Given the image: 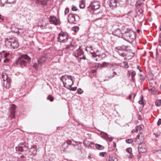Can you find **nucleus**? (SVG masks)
<instances>
[{
    "label": "nucleus",
    "mask_w": 161,
    "mask_h": 161,
    "mask_svg": "<svg viewBox=\"0 0 161 161\" xmlns=\"http://www.w3.org/2000/svg\"><path fill=\"white\" fill-rule=\"evenodd\" d=\"M131 81L133 82H135V80L134 77H131Z\"/></svg>",
    "instance_id": "62"
},
{
    "label": "nucleus",
    "mask_w": 161,
    "mask_h": 161,
    "mask_svg": "<svg viewBox=\"0 0 161 161\" xmlns=\"http://www.w3.org/2000/svg\"><path fill=\"white\" fill-rule=\"evenodd\" d=\"M26 143L25 142L20 143L19 145L16 147V150L17 151L23 152L24 151V148H26Z\"/></svg>",
    "instance_id": "17"
},
{
    "label": "nucleus",
    "mask_w": 161,
    "mask_h": 161,
    "mask_svg": "<svg viewBox=\"0 0 161 161\" xmlns=\"http://www.w3.org/2000/svg\"><path fill=\"white\" fill-rule=\"evenodd\" d=\"M69 8H66L65 9V11L64 12L65 14H66L69 13Z\"/></svg>",
    "instance_id": "52"
},
{
    "label": "nucleus",
    "mask_w": 161,
    "mask_h": 161,
    "mask_svg": "<svg viewBox=\"0 0 161 161\" xmlns=\"http://www.w3.org/2000/svg\"><path fill=\"white\" fill-rule=\"evenodd\" d=\"M48 0H35V3L43 6H46L47 4V2Z\"/></svg>",
    "instance_id": "22"
},
{
    "label": "nucleus",
    "mask_w": 161,
    "mask_h": 161,
    "mask_svg": "<svg viewBox=\"0 0 161 161\" xmlns=\"http://www.w3.org/2000/svg\"><path fill=\"white\" fill-rule=\"evenodd\" d=\"M126 151L129 154H130V153H131L132 150L131 148H128L127 149H126Z\"/></svg>",
    "instance_id": "46"
},
{
    "label": "nucleus",
    "mask_w": 161,
    "mask_h": 161,
    "mask_svg": "<svg viewBox=\"0 0 161 161\" xmlns=\"http://www.w3.org/2000/svg\"><path fill=\"white\" fill-rule=\"evenodd\" d=\"M124 33V32L122 31L119 28H117L116 29L114 30L113 32V34L114 35L122 38H123Z\"/></svg>",
    "instance_id": "13"
},
{
    "label": "nucleus",
    "mask_w": 161,
    "mask_h": 161,
    "mask_svg": "<svg viewBox=\"0 0 161 161\" xmlns=\"http://www.w3.org/2000/svg\"><path fill=\"white\" fill-rule=\"evenodd\" d=\"M77 10V7L75 6H73L72 8V10L73 11H76Z\"/></svg>",
    "instance_id": "51"
},
{
    "label": "nucleus",
    "mask_w": 161,
    "mask_h": 161,
    "mask_svg": "<svg viewBox=\"0 0 161 161\" xmlns=\"http://www.w3.org/2000/svg\"><path fill=\"white\" fill-rule=\"evenodd\" d=\"M47 59V57L46 55H44L41 56L37 60L36 62L33 63L32 66L35 69H37L38 68L41 66L42 64L45 62Z\"/></svg>",
    "instance_id": "5"
},
{
    "label": "nucleus",
    "mask_w": 161,
    "mask_h": 161,
    "mask_svg": "<svg viewBox=\"0 0 161 161\" xmlns=\"http://www.w3.org/2000/svg\"><path fill=\"white\" fill-rule=\"evenodd\" d=\"M149 91H151L153 94L155 93L156 92V90L154 88L149 89Z\"/></svg>",
    "instance_id": "42"
},
{
    "label": "nucleus",
    "mask_w": 161,
    "mask_h": 161,
    "mask_svg": "<svg viewBox=\"0 0 161 161\" xmlns=\"http://www.w3.org/2000/svg\"><path fill=\"white\" fill-rule=\"evenodd\" d=\"M66 142L68 144V145H72V140H67Z\"/></svg>",
    "instance_id": "43"
},
{
    "label": "nucleus",
    "mask_w": 161,
    "mask_h": 161,
    "mask_svg": "<svg viewBox=\"0 0 161 161\" xmlns=\"http://www.w3.org/2000/svg\"><path fill=\"white\" fill-rule=\"evenodd\" d=\"M115 75H117V74L116 72L114 71V69L110 70L107 72L105 80H108L113 78Z\"/></svg>",
    "instance_id": "10"
},
{
    "label": "nucleus",
    "mask_w": 161,
    "mask_h": 161,
    "mask_svg": "<svg viewBox=\"0 0 161 161\" xmlns=\"http://www.w3.org/2000/svg\"><path fill=\"white\" fill-rule=\"evenodd\" d=\"M78 142L75 141L73 139H72V145L73 146H76L77 145H78Z\"/></svg>",
    "instance_id": "44"
},
{
    "label": "nucleus",
    "mask_w": 161,
    "mask_h": 161,
    "mask_svg": "<svg viewBox=\"0 0 161 161\" xmlns=\"http://www.w3.org/2000/svg\"><path fill=\"white\" fill-rule=\"evenodd\" d=\"M137 68L139 70L140 72H142V70L141 69V68L139 66H137Z\"/></svg>",
    "instance_id": "58"
},
{
    "label": "nucleus",
    "mask_w": 161,
    "mask_h": 161,
    "mask_svg": "<svg viewBox=\"0 0 161 161\" xmlns=\"http://www.w3.org/2000/svg\"><path fill=\"white\" fill-rule=\"evenodd\" d=\"M161 124V119H159L157 122V125H160Z\"/></svg>",
    "instance_id": "55"
},
{
    "label": "nucleus",
    "mask_w": 161,
    "mask_h": 161,
    "mask_svg": "<svg viewBox=\"0 0 161 161\" xmlns=\"http://www.w3.org/2000/svg\"><path fill=\"white\" fill-rule=\"evenodd\" d=\"M69 36L67 33L61 31L58 34L57 38L58 42H66L69 39Z\"/></svg>",
    "instance_id": "7"
},
{
    "label": "nucleus",
    "mask_w": 161,
    "mask_h": 161,
    "mask_svg": "<svg viewBox=\"0 0 161 161\" xmlns=\"http://www.w3.org/2000/svg\"><path fill=\"white\" fill-rule=\"evenodd\" d=\"M138 151L140 153H144L147 150V146L145 143L139 144Z\"/></svg>",
    "instance_id": "15"
},
{
    "label": "nucleus",
    "mask_w": 161,
    "mask_h": 161,
    "mask_svg": "<svg viewBox=\"0 0 161 161\" xmlns=\"http://www.w3.org/2000/svg\"><path fill=\"white\" fill-rule=\"evenodd\" d=\"M123 39L127 41L131 42L136 39V32L130 28H126L124 31Z\"/></svg>",
    "instance_id": "2"
},
{
    "label": "nucleus",
    "mask_w": 161,
    "mask_h": 161,
    "mask_svg": "<svg viewBox=\"0 0 161 161\" xmlns=\"http://www.w3.org/2000/svg\"><path fill=\"white\" fill-rule=\"evenodd\" d=\"M76 89H77V87H71V90L72 91H75L76 90Z\"/></svg>",
    "instance_id": "56"
},
{
    "label": "nucleus",
    "mask_w": 161,
    "mask_h": 161,
    "mask_svg": "<svg viewBox=\"0 0 161 161\" xmlns=\"http://www.w3.org/2000/svg\"><path fill=\"white\" fill-rule=\"evenodd\" d=\"M135 1V0H126V3L128 5L132 6L133 5Z\"/></svg>",
    "instance_id": "28"
},
{
    "label": "nucleus",
    "mask_w": 161,
    "mask_h": 161,
    "mask_svg": "<svg viewBox=\"0 0 161 161\" xmlns=\"http://www.w3.org/2000/svg\"><path fill=\"white\" fill-rule=\"evenodd\" d=\"M2 78L3 81V86L6 89L9 88L11 82L10 78L8 76L6 73H3L2 75Z\"/></svg>",
    "instance_id": "6"
},
{
    "label": "nucleus",
    "mask_w": 161,
    "mask_h": 161,
    "mask_svg": "<svg viewBox=\"0 0 161 161\" xmlns=\"http://www.w3.org/2000/svg\"><path fill=\"white\" fill-rule=\"evenodd\" d=\"M127 47L125 45H122L120 46H117L115 47V51L117 52L125 51L127 50Z\"/></svg>",
    "instance_id": "19"
},
{
    "label": "nucleus",
    "mask_w": 161,
    "mask_h": 161,
    "mask_svg": "<svg viewBox=\"0 0 161 161\" xmlns=\"http://www.w3.org/2000/svg\"><path fill=\"white\" fill-rule=\"evenodd\" d=\"M95 147L96 148L99 150H102L104 149V147L100 144H96Z\"/></svg>",
    "instance_id": "29"
},
{
    "label": "nucleus",
    "mask_w": 161,
    "mask_h": 161,
    "mask_svg": "<svg viewBox=\"0 0 161 161\" xmlns=\"http://www.w3.org/2000/svg\"><path fill=\"white\" fill-rule=\"evenodd\" d=\"M86 51H90L91 53H92L93 52V51L92 49V46H87L86 48Z\"/></svg>",
    "instance_id": "32"
},
{
    "label": "nucleus",
    "mask_w": 161,
    "mask_h": 161,
    "mask_svg": "<svg viewBox=\"0 0 161 161\" xmlns=\"http://www.w3.org/2000/svg\"><path fill=\"white\" fill-rule=\"evenodd\" d=\"M99 3L98 1H95L92 3L88 7V10L91 13H93L95 10L98 9L100 8Z\"/></svg>",
    "instance_id": "8"
},
{
    "label": "nucleus",
    "mask_w": 161,
    "mask_h": 161,
    "mask_svg": "<svg viewBox=\"0 0 161 161\" xmlns=\"http://www.w3.org/2000/svg\"><path fill=\"white\" fill-rule=\"evenodd\" d=\"M62 79L64 86L67 88H70L74 84V81L71 75H65L63 76Z\"/></svg>",
    "instance_id": "3"
},
{
    "label": "nucleus",
    "mask_w": 161,
    "mask_h": 161,
    "mask_svg": "<svg viewBox=\"0 0 161 161\" xmlns=\"http://www.w3.org/2000/svg\"><path fill=\"white\" fill-rule=\"evenodd\" d=\"M77 92L78 94H81L83 92V91L80 88L78 89Z\"/></svg>",
    "instance_id": "48"
},
{
    "label": "nucleus",
    "mask_w": 161,
    "mask_h": 161,
    "mask_svg": "<svg viewBox=\"0 0 161 161\" xmlns=\"http://www.w3.org/2000/svg\"><path fill=\"white\" fill-rule=\"evenodd\" d=\"M143 97L142 95L141 97V99L138 102L140 104H143L144 105V101L143 100Z\"/></svg>",
    "instance_id": "35"
},
{
    "label": "nucleus",
    "mask_w": 161,
    "mask_h": 161,
    "mask_svg": "<svg viewBox=\"0 0 161 161\" xmlns=\"http://www.w3.org/2000/svg\"><path fill=\"white\" fill-rule=\"evenodd\" d=\"M117 3V0H108L107 2V3L112 9L116 7Z\"/></svg>",
    "instance_id": "16"
},
{
    "label": "nucleus",
    "mask_w": 161,
    "mask_h": 161,
    "mask_svg": "<svg viewBox=\"0 0 161 161\" xmlns=\"http://www.w3.org/2000/svg\"><path fill=\"white\" fill-rule=\"evenodd\" d=\"M79 6L81 8H83L85 7V0H80Z\"/></svg>",
    "instance_id": "31"
},
{
    "label": "nucleus",
    "mask_w": 161,
    "mask_h": 161,
    "mask_svg": "<svg viewBox=\"0 0 161 161\" xmlns=\"http://www.w3.org/2000/svg\"><path fill=\"white\" fill-rule=\"evenodd\" d=\"M16 108V106L14 104H12L11 107L10 108L9 112L10 114L9 115V117L11 119L14 118L15 117Z\"/></svg>",
    "instance_id": "12"
},
{
    "label": "nucleus",
    "mask_w": 161,
    "mask_h": 161,
    "mask_svg": "<svg viewBox=\"0 0 161 161\" xmlns=\"http://www.w3.org/2000/svg\"><path fill=\"white\" fill-rule=\"evenodd\" d=\"M68 21L70 23H74L75 21V16L73 14H69L68 16Z\"/></svg>",
    "instance_id": "20"
},
{
    "label": "nucleus",
    "mask_w": 161,
    "mask_h": 161,
    "mask_svg": "<svg viewBox=\"0 0 161 161\" xmlns=\"http://www.w3.org/2000/svg\"><path fill=\"white\" fill-rule=\"evenodd\" d=\"M0 19L2 21L4 19L3 17V16L0 14Z\"/></svg>",
    "instance_id": "61"
},
{
    "label": "nucleus",
    "mask_w": 161,
    "mask_h": 161,
    "mask_svg": "<svg viewBox=\"0 0 161 161\" xmlns=\"http://www.w3.org/2000/svg\"><path fill=\"white\" fill-rule=\"evenodd\" d=\"M136 75V73L135 71H132L131 73V77H134Z\"/></svg>",
    "instance_id": "50"
},
{
    "label": "nucleus",
    "mask_w": 161,
    "mask_h": 161,
    "mask_svg": "<svg viewBox=\"0 0 161 161\" xmlns=\"http://www.w3.org/2000/svg\"><path fill=\"white\" fill-rule=\"evenodd\" d=\"M106 161H118V159L114 157H111L110 155L108 156L106 159Z\"/></svg>",
    "instance_id": "25"
},
{
    "label": "nucleus",
    "mask_w": 161,
    "mask_h": 161,
    "mask_svg": "<svg viewBox=\"0 0 161 161\" xmlns=\"http://www.w3.org/2000/svg\"><path fill=\"white\" fill-rule=\"evenodd\" d=\"M6 43L8 47L12 49H15L18 47L19 44L17 38L13 36L9 37Z\"/></svg>",
    "instance_id": "4"
},
{
    "label": "nucleus",
    "mask_w": 161,
    "mask_h": 161,
    "mask_svg": "<svg viewBox=\"0 0 161 161\" xmlns=\"http://www.w3.org/2000/svg\"><path fill=\"white\" fill-rule=\"evenodd\" d=\"M141 153H139V154L137 156V158L138 159H140L141 158Z\"/></svg>",
    "instance_id": "59"
},
{
    "label": "nucleus",
    "mask_w": 161,
    "mask_h": 161,
    "mask_svg": "<svg viewBox=\"0 0 161 161\" xmlns=\"http://www.w3.org/2000/svg\"><path fill=\"white\" fill-rule=\"evenodd\" d=\"M10 60V59H8V58H6L3 60V62L5 63H8L9 61Z\"/></svg>",
    "instance_id": "49"
},
{
    "label": "nucleus",
    "mask_w": 161,
    "mask_h": 161,
    "mask_svg": "<svg viewBox=\"0 0 161 161\" xmlns=\"http://www.w3.org/2000/svg\"><path fill=\"white\" fill-rule=\"evenodd\" d=\"M16 0H1V3L4 4L5 3H14L16 2Z\"/></svg>",
    "instance_id": "24"
},
{
    "label": "nucleus",
    "mask_w": 161,
    "mask_h": 161,
    "mask_svg": "<svg viewBox=\"0 0 161 161\" xmlns=\"http://www.w3.org/2000/svg\"><path fill=\"white\" fill-rule=\"evenodd\" d=\"M144 136L142 133L140 132L137 135L136 138V142L137 144H139L144 143Z\"/></svg>",
    "instance_id": "11"
},
{
    "label": "nucleus",
    "mask_w": 161,
    "mask_h": 161,
    "mask_svg": "<svg viewBox=\"0 0 161 161\" xmlns=\"http://www.w3.org/2000/svg\"><path fill=\"white\" fill-rule=\"evenodd\" d=\"M105 154H106V152H101L99 153V155L101 157H103Z\"/></svg>",
    "instance_id": "45"
},
{
    "label": "nucleus",
    "mask_w": 161,
    "mask_h": 161,
    "mask_svg": "<svg viewBox=\"0 0 161 161\" xmlns=\"http://www.w3.org/2000/svg\"><path fill=\"white\" fill-rule=\"evenodd\" d=\"M125 142H126V143L130 144L133 142V140L132 139L130 138L129 139H126L125 140Z\"/></svg>",
    "instance_id": "41"
},
{
    "label": "nucleus",
    "mask_w": 161,
    "mask_h": 161,
    "mask_svg": "<svg viewBox=\"0 0 161 161\" xmlns=\"http://www.w3.org/2000/svg\"><path fill=\"white\" fill-rule=\"evenodd\" d=\"M73 55L76 57L80 58V59H86V57L84 55V53L80 47L73 53Z\"/></svg>",
    "instance_id": "9"
},
{
    "label": "nucleus",
    "mask_w": 161,
    "mask_h": 161,
    "mask_svg": "<svg viewBox=\"0 0 161 161\" xmlns=\"http://www.w3.org/2000/svg\"><path fill=\"white\" fill-rule=\"evenodd\" d=\"M49 20L51 24L57 25L59 23V20L56 17L53 16H51L49 18Z\"/></svg>",
    "instance_id": "14"
},
{
    "label": "nucleus",
    "mask_w": 161,
    "mask_h": 161,
    "mask_svg": "<svg viewBox=\"0 0 161 161\" xmlns=\"http://www.w3.org/2000/svg\"><path fill=\"white\" fill-rule=\"evenodd\" d=\"M117 53H119L120 56L122 57H124L126 56V54L124 52H119Z\"/></svg>",
    "instance_id": "38"
},
{
    "label": "nucleus",
    "mask_w": 161,
    "mask_h": 161,
    "mask_svg": "<svg viewBox=\"0 0 161 161\" xmlns=\"http://www.w3.org/2000/svg\"><path fill=\"white\" fill-rule=\"evenodd\" d=\"M123 64H124V67L125 68H128L129 67V66L127 62H123Z\"/></svg>",
    "instance_id": "47"
},
{
    "label": "nucleus",
    "mask_w": 161,
    "mask_h": 161,
    "mask_svg": "<svg viewBox=\"0 0 161 161\" xmlns=\"http://www.w3.org/2000/svg\"><path fill=\"white\" fill-rule=\"evenodd\" d=\"M10 53H6L4 54V56L5 58H6L7 56L9 55Z\"/></svg>",
    "instance_id": "54"
},
{
    "label": "nucleus",
    "mask_w": 161,
    "mask_h": 161,
    "mask_svg": "<svg viewBox=\"0 0 161 161\" xmlns=\"http://www.w3.org/2000/svg\"><path fill=\"white\" fill-rule=\"evenodd\" d=\"M47 99L49 100L51 102H53L54 100L53 97H52L51 95H49L48 96Z\"/></svg>",
    "instance_id": "39"
},
{
    "label": "nucleus",
    "mask_w": 161,
    "mask_h": 161,
    "mask_svg": "<svg viewBox=\"0 0 161 161\" xmlns=\"http://www.w3.org/2000/svg\"><path fill=\"white\" fill-rule=\"evenodd\" d=\"M158 45L159 46H161V40L159 41H158Z\"/></svg>",
    "instance_id": "64"
},
{
    "label": "nucleus",
    "mask_w": 161,
    "mask_h": 161,
    "mask_svg": "<svg viewBox=\"0 0 161 161\" xmlns=\"http://www.w3.org/2000/svg\"><path fill=\"white\" fill-rule=\"evenodd\" d=\"M102 66L104 67H107L108 66H113L112 65L110 64L107 62H103L102 64Z\"/></svg>",
    "instance_id": "34"
},
{
    "label": "nucleus",
    "mask_w": 161,
    "mask_h": 161,
    "mask_svg": "<svg viewBox=\"0 0 161 161\" xmlns=\"http://www.w3.org/2000/svg\"><path fill=\"white\" fill-rule=\"evenodd\" d=\"M31 58L27 54H22L16 61V64L18 67L23 68L31 61Z\"/></svg>",
    "instance_id": "1"
},
{
    "label": "nucleus",
    "mask_w": 161,
    "mask_h": 161,
    "mask_svg": "<svg viewBox=\"0 0 161 161\" xmlns=\"http://www.w3.org/2000/svg\"><path fill=\"white\" fill-rule=\"evenodd\" d=\"M156 56H157V57H158V49L157 48H156Z\"/></svg>",
    "instance_id": "63"
},
{
    "label": "nucleus",
    "mask_w": 161,
    "mask_h": 161,
    "mask_svg": "<svg viewBox=\"0 0 161 161\" xmlns=\"http://www.w3.org/2000/svg\"><path fill=\"white\" fill-rule=\"evenodd\" d=\"M143 15V10L142 9L138 10L136 12V14L135 15V17L138 16L139 17H141Z\"/></svg>",
    "instance_id": "26"
},
{
    "label": "nucleus",
    "mask_w": 161,
    "mask_h": 161,
    "mask_svg": "<svg viewBox=\"0 0 161 161\" xmlns=\"http://www.w3.org/2000/svg\"><path fill=\"white\" fill-rule=\"evenodd\" d=\"M136 130H135L134 132H137L138 131V130H140L141 129H142V127L141 126H136Z\"/></svg>",
    "instance_id": "37"
},
{
    "label": "nucleus",
    "mask_w": 161,
    "mask_h": 161,
    "mask_svg": "<svg viewBox=\"0 0 161 161\" xmlns=\"http://www.w3.org/2000/svg\"><path fill=\"white\" fill-rule=\"evenodd\" d=\"M144 1L145 0H138L137 1L135 4L136 7L138 8H139L143 4V1Z\"/></svg>",
    "instance_id": "23"
},
{
    "label": "nucleus",
    "mask_w": 161,
    "mask_h": 161,
    "mask_svg": "<svg viewBox=\"0 0 161 161\" xmlns=\"http://www.w3.org/2000/svg\"><path fill=\"white\" fill-rule=\"evenodd\" d=\"M68 147V145L67 143L65 142L62 145V148L64 151Z\"/></svg>",
    "instance_id": "33"
},
{
    "label": "nucleus",
    "mask_w": 161,
    "mask_h": 161,
    "mask_svg": "<svg viewBox=\"0 0 161 161\" xmlns=\"http://www.w3.org/2000/svg\"><path fill=\"white\" fill-rule=\"evenodd\" d=\"M101 137L107 141H108L111 142L112 141L113 139L109 137L108 134L103 132H101Z\"/></svg>",
    "instance_id": "18"
},
{
    "label": "nucleus",
    "mask_w": 161,
    "mask_h": 161,
    "mask_svg": "<svg viewBox=\"0 0 161 161\" xmlns=\"http://www.w3.org/2000/svg\"><path fill=\"white\" fill-rule=\"evenodd\" d=\"M133 157H134V156L131 153H130V155H129V157L130 158H133Z\"/></svg>",
    "instance_id": "57"
},
{
    "label": "nucleus",
    "mask_w": 161,
    "mask_h": 161,
    "mask_svg": "<svg viewBox=\"0 0 161 161\" xmlns=\"http://www.w3.org/2000/svg\"><path fill=\"white\" fill-rule=\"evenodd\" d=\"M106 57V55L104 53H102L100 55H96L95 57V60L96 61H100L102 59L105 58Z\"/></svg>",
    "instance_id": "21"
},
{
    "label": "nucleus",
    "mask_w": 161,
    "mask_h": 161,
    "mask_svg": "<svg viewBox=\"0 0 161 161\" xmlns=\"http://www.w3.org/2000/svg\"><path fill=\"white\" fill-rule=\"evenodd\" d=\"M74 46L72 44V43H71L70 45H67L64 48V49L67 50L70 49V50L73 51L74 49Z\"/></svg>",
    "instance_id": "27"
},
{
    "label": "nucleus",
    "mask_w": 161,
    "mask_h": 161,
    "mask_svg": "<svg viewBox=\"0 0 161 161\" xmlns=\"http://www.w3.org/2000/svg\"><path fill=\"white\" fill-rule=\"evenodd\" d=\"M145 78V76L144 73L140 75L139 79L141 82L144 81Z\"/></svg>",
    "instance_id": "30"
},
{
    "label": "nucleus",
    "mask_w": 161,
    "mask_h": 161,
    "mask_svg": "<svg viewBox=\"0 0 161 161\" xmlns=\"http://www.w3.org/2000/svg\"><path fill=\"white\" fill-rule=\"evenodd\" d=\"M133 13V11H130L127 14L129 16H131L132 15V14Z\"/></svg>",
    "instance_id": "53"
},
{
    "label": "nucleus",
    "mask_w": 161,
    "mask_h": 161,
    "mask_svg": "<svg viewBox=\"0 0 161 161\" xmlns=\"http://www.w3.org/2000/svg\"><path fill=\"white\" fill-rule=\"evenodd\" d=\"M138 119L139 120H141L142 119V116L140 115H139Z\"/></svg>",
    "instance_id": "60"
},
{
    "label": "nucleus",
    "mask_w": 161,
    "mask_h": 161,
    "mask_svg": "<svg viewBox=\"0 0 161 161\" xmlns=\"http://www.w3.org/2000/svg\"><path fill=\"white\" fill-rule=\"evenodd\" d=\"M72 30L75 32H77L79 30V28L77 26H75L73 27Z\"/></svg>",
    "instance_id": "40"
},
{
    "label": "nucleus",
    "mask_w": 161,
    "mask_h": 161,
    "mask_svg": "<svg viewBox=\"0 0 161 161\" xmlns=\"http://www.w3.org/2000/svg\"><path fill=\"white\" fill-rule=\"evenodd\" d=\"M155 105L157 106H160L161 105V100H157L155 102Z\"/></svg>",
    "instance_id": "36"
}]
</instances>
